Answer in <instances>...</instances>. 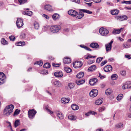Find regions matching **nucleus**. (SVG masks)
I'll use <instances>...</instances> for the list:
<instances>
[{
    "instance_id": "f257e3e1",
    "label": "nucleus",
    "mask_w": 131,
    "mask_h": 131,
    "mask_svg": "<svg viewBox=\"0 0 131 131\" xmlns=\"http://www.w3.org/2000/svg\"><path fill=\"white\" fill-rule=\"evenodd\" d=\"M14 106L11 104L7 106L4 109L3 112V115L5 116H8L13 112Z\"/></svg>"
},
{
    "instance_id": "f03ea898",
    "label": "nucleus",
    "mask_w": 131,
    "mask_h": 131,
    "mask_svg": "<svg viewBox=\"0 0 131 131\" xmlns=\"http://www.w3.org/2000/svg\"><path fill=\"white\" fill-rule=\"evenodd\" d=\"M61 28L59 25H55L51 26L50 28V30L52 33H55L58 32Z\"/></svg>"
},
{
    "instance_id": "7ed1b4c3",
    "label": "nucleus",
    "mask_w": 131,
    "mask_h": 131,
    "mask_svg": "<svg viewBox=\"0 0 131 131\" xmlns=\"http://www.w3.org/2000/svg\"><path fill=\"white\" fill-rule=\"evenodd\" d=\"M36 113V111L34 109L29 110L28 112V115L29 118L31 119H33Z\"/></svg>"
},
{
    "instance_id": "20e7f679",
    "label": "nucleus",
    "mask_w": 131,
    "mask_h": 131,
    "mask_svg": "<svg viewBox=\"0 0 131 131\" xmlns=\"http://www.w3.org/2000/svg\"><path fill=\"white\" fill-rule=\"evenodd\" d=\"M99 31L100 34L102 36H106L109 32L107 29L103 27L100 28Z\"/></svg>"
},
{
    "instance_id": "39448f33",
    "label": "nucleus",
    "mask_w": 131,
    "mask_h": 131,
    "mask_svg": "<svg viewBox=\"0 0 131 131\" xmlns=\"http://www.w3.org/2000/svg\"><path fill=\"white\" fill-rule=\"evenodd\" d=\"M6 76L3 72H0V85L3 84L5 82Z\"/></svg>"
},
{
    "instance_id": "423d86ee",
    "label": "nucleus",
    "mask_w": 131,
    "mask_h": 131,
    "mask_svg": "<svg viewBox=\"0 0 131 131\" xmlns=\"http://www.w3.org/2000/svg\"><path fill=\"white\" fill-rule=\"evenodd\" d=\"M82 62L81 61H76L73 63V67L75 68H78L81 67L82 66Z\"/></svg>"
},
{
    "instance_id": "0eeeda50",
    "label": "nucleus",
    "mask_w": 131,
    "mask_h": 131,
    "mask_svg": "<svg viewBox=\"0 0 131 131\" xmlns=\"http://www.w3.org/2000/svg\"><path fill=\"white\" fill-rule=\"evenodd\" d=\"M98 93V91L95 89H93L90 92V95L91 97H94L96 96Z\"/></svg>"
},
{
    "instance_id": "6e6552de",
    "label": "nucleus",
    "mask_w": 131,
    "mask_h": 131,
    "mask_svg": "<svg viewBox=\"0 0 131 131\" xmlns=\"http://www.w3.org/2000/svg\"><path fill=\"white\" fill-rule=\"evenodd\" d=\"M51 82L53 84H54L56 86L60 87L62 85L61 83L58 80L53 79L51 81Z\"/></svg>"
},
{
    "instance_id": "1a4fd4ad",
    "label": "nucleus",
    "mask_w": 131,
    "mask_h": 131,
    "mask_svg": "<svg viewBox=\"0 0 131 131\" xmlns=\"http://www.w3.org/2000/svg\"><path fill=\"white\" fill-rule=\"evenodd\" d=\"M131 87V82L128 81L124 84L123 86V89H129Z\"/></svg>"
},
{
    "instance_id": "9d476101",
    "label": "nucleus",
    "mask_w": 131,
    "mask_h": 131,
    "mask_svg": "<svg viewBox=\"0 0 131 131\" xmlns=\"http://www.w3.org/2000/svg\"><path fill=\"white\" fill-rule=\"evenodd\" d=\"M16 24L18 27L20 28L22 27L24 24L22 19L20 18H18L16 22Z\"/></svg>"
},
{
    "instance_id": "9b49d317",
    "label": "nucleus",
    "mask_w": 131,
    "mask_h": 131,
    "mask_svg": "<svg viewBox=\"0 0 131 131\" xmlns=\"http://www.w3.org/2000/svg\"><path fill=\"white\" fill-rule=\"evenodd\" d=\"M116 18L117 20L119 21H122L127 19V17L126 15L118 16H116Z\"/></svg>"
},
{
    "instance_id": "f8f14e48",
    "label": "nucleus",
    "mask_w": 131,
    "mask_h": 131,
    "mask_svg": "<svg viewBox=\"0 0 131 131\" xmlns=\"http://www.w3.org/2000/svg\"><path fill=\"white\" fill-rule=\"evenodd\" d=\"M68 13L69 15L75 17L78 14V13L74 10H71L68 11Z\"/></svg>"
},
{
    "instance_id": "ddd939ff",
    "label": "nucleus",
    "mask_w": 131,
    "mask_h": 131,
    "mask_svg": "<svg viewBox=\"0 0 131 131\" xmlns=\"http://www.w3.org/2000/svg\"><path fill=\"white\" fill-rule=\"evenodd\" d=\"M113 42V41H111L109 43L105 45L106 50L107 52H108L111 50L112 47V44Z\"/></svg>"
},
{
    "instance_id": "4468645a",
    "label": "nucleus",
    "mask_w": 131,
    "mask_h": 131,
    "mask_svg": "<svg viewBox=\"0 0 131 131\" xmlns=\"http://www.w3.org/2000/svg\"><path fill=\"white\" fill-rule=\"evenodd\" d=\"M112 67L110 65H108L106 66L104 68V70L105 72H110L112 71Z\"/></svg>"
},
{
    "instance_id": "2eb2a0df",
    "label": "nucleus",
    "mask_w": 131,
    "mask_h": 131,
    "mask_svg": "<svg viewBox=\"0 0 131 131\" xmlns=\"http://www.w3.org/2000/svg\"><path fill=\"white\" fill-rule=\"evenodd\" d=\"M91 47L95 49H97L99 48V46L98 44L96 42H92L90 45Z\"/></svg>"
},
{
    "instance_id": "dca6fc26",
    "label": "nucleus",
    "mask_w": 131,
    "mask_h": 131,
    "mask_svg": "<svg viewBox=\"0 0 131 131\" xmlns=\"http://www.w3.org/2000/svg\"><path fill=\"white\" fill-rule=\"evenodd\" d=\"M54 76L57 77H61L63 76V74L62 72L57 71L55 72L54 74Z\"/></svg>"
},
{
    "instance_id": "f3484780",
    "label": "nucleus",
    "mask_w": 131,
    "mask_h": 131,
    "mask_svg": "<svg viewBox=\"0 0 131 131\" xmlns=\"http://www.w3.org/2000/svg\"><path fill=\"white\" fill-rule=\"evenodd\" d=\"M70 99L69 98H66L65 97L62 98L61 100V102L64 104L68 103Z\"/></svg>"
},
{
    "instance_id": "a211bd4d",
    "label": "nucleus",
    "mask_w": 131,
    "mask_h": 131,
    "mask_svg": "<svg viewBox=\"0 0 131 131\" xmlns=\"http://www.w3.org/2000/svg\"><path fill=\"white\" fill-rule=\"evenodd\" d=\"M98 80L96 78H94L90 79L89 81V83L91 85H94L97 81Z\"/></svg>"
},
{
    "instance_id": "6ab92c4d",
    "label": "nucleus",
    "mask_w": 131,
    "mask_h": 131,
    "mask_svg": "<svg viewBox=\"0 0 131 131\" xmlns=\"http://www.w3.org/2000/svg\"><path fill=\"white\" fill-rule=\"evenodd\" d=\"M63 63L65 64H68L71 62V60L70 58L67 57L64 58Z\"/></svg>"
},
{
    "instance_id": "aec40b11",
    "label": "nucleus",
    "mask_w": 131,
    "mask_h": 131,
    "mask_svg": "<svg viewBox=\"0 0 131 131\" xmlns=\"http://www.w3.org/2000/svg\"><path fill=\"white\" fill-rule=\"evenodd\" d=\"M113 92V90L112 89L110 88H108L105 91V93L107 95H110Z\"/></svg>"
},
{
    "instance_id": "412c9836",
    "label": "nucleus",
    "mask_w": 131,
    "mask_h": 131,
    "mask_svg": "<svg viewBox=\"0 0 131 131\" xmlns=\"http://www.w3.org/2000/svg\"><path fill=\"white\" fill-rule=\"evenodd\" d=\"M45 9L48 11H52V9L51 6L49 5H47L45 6Z\"/></svg>"
},
{
    "instance_id": "4be33fe9",
    "label": "nucleus",
    "mask_w": 131,
    "mask_h": 131,
    "mask_svg": "<svg viewBox=\"0 0 131 131\" xmlns=\"http://www.w3.org/2000/svg\"><path fill=\"white\" fill-rule=\"evenodd\" d=\"M57 116L59 117V119H62L63 118V116L61 113L59 111L56 112Z\"/></svg>"
},
{
    "instance_id": "5701e85b",
    "label": "nucleus",
    "mask_w": 131,
    "mask_h": 131,
    "mask_svg": "<svg viewBox=\"0 0 131 131\" xmlns=\"http://www.w3.org/2000/svg\"><path fill=\"white\" fill-rule=\"evenodd\" d=\"M85 82V80H76V83L77 85H80L84 83Z\"/></svg>"
},
{
    "instance_id": "b1692460",
    "label": "nucleus",
    "mask_w": 131,
    "mask_h": 131,
    "mask_svg": "<svg viewBox=\"0 0 131 131\" xmlns=\"http://www.w3.org/2000/svg\"><path fill=\"white\" fill-rule=\"evenodd\" d=\"M123 28H121L120 29L114 30L113 31V33L114 34H119L121 30H123Z\"/></svg>"
},
{
    "instance_id": "393cba45",
    "label": "nucleus",
    "mask_w": 131,
    "mask_h": 131,
    "mask_svg": "<svg viewBox=\"0 0 131 131\" xmlns=\"http://www.w3.org/2000/svg\"><path fill=\"white\" fill-rule=\"evenodd\" d=\"M84 14L81 13H80L79 14L78 13V14H77V15L76 16V18L79 19H81L84 16Z\"/></svg>"
},
{
    "instance_id": "a878e982",
    "label": "nucleus",
    "mask_w": 131,
    "mask_h": 131,
    "mask_svg": "<svg viewBox=\"0 0 131 131\" xmlns=\"http://www.w3.org/2000/svg\"><path fill=\"white\" fill-rule=\"evenodd\" d=\"M52 17L53 19L55 20L59 18V15L58 14H54L52 16Z\"/></svg>"
},
{
    "instance_id": "bb28decb",
    "label": "nucleus",
    "mask_w": 131,
    "mask_h": 131,
    "mask_svg": "<svg viewBox=\"0 0 131 131\" xmlns=\"http://www.w3.org/2000/svg\"><path fill=\"white\" fill-rule=\"evenodd\" d=\"M23 14L24 15H26L29 16H30L32 15V12L31 11H25L23 12Z\"/></svg>"
},
{
    "instance_id": "cd10ccee",
    "label": "nucleus",
    "mask_w": 131,
    "mask_h": 131,
    "mask_svg": "<svg viewBox=\"0 0 131 131\" xmlns=\"http://www.w3.org/2000/svg\"><path fill=\"white\" fill-rule=\"evenodd\" d=\"M103 102V100L100 99L96 100L95 101V104L97 105H99L102 104Z\"/></svg>"
},
{
    "instance_id": "c85d7f7f",
    "label": "nucleus",
    "mask_w": 131,
    "mask_h": 131,
    "mask_svg": "<svg viewBox=\"0 0 131 131\" xmlns=\"http://www.w3.org/2000/svg\"><path fill=\"white\" fill-rule=\"evenodd\" d=\"M84 75V73L83 72H80L77 75V77L78 78H80L83 77Z\"/></svg>"
},
{
    "instance_id": "c756f323",
    "label": "nucleus",
    "mask_w": 131,
    "mask_h": 131,
    "mask_svg": "<svg viewBox=\"0 0 131 131\" xmlns=\"http://www.w3.org/2000/svg\"><path fill=\"white\" fill-rule=\"evenodd\" d=\"M34 26L35 28L36 29H38L39 27V24L37 22L35 21L34 22Z\"/></svg>"
},
{
    "instance_id": "7c9ffc66",
    "label": "nucleus",
    "mask_w": 131,
    "mask_h": 131,
    "mask_svg": "<svg viewBox=\"0 0 131 131\" xmlns=\"http://www.w3.org/2000/svg\"><path fill=\"white\" fill-rule=\"evenodd\" d=\"M72 109L73 110H76L79 108L78 106L76 104H73L71 105Z\"/></svg>"
},
{
    "instance_id": "2f4dec72",
    "label": "nucleus",
    "mask_w": 131,
    "mask_h": 131,
    "mask_svg": "<svg viewBox=\"0 0 131 131\" xmlns=\"http://www.w3.org/2000/svg\"><path fill=\"white\" fill-rule=\"evenodd\" d=\"M119 12V11L118 10H114L111 11V14L112 15H117Z\"/></svg>"
},
{
    "instance_id": "473e14b6",
    "label": "nucleus",
    "mask_w": 131,
    "mask_h": 131,
    "mask_svg": "<svg viewBox=\"0 0 131 131\" xmlns=\"http://www.w3.org/2000/svg\"><path fill=\"white\" fill-rule=\"evenodd\" d=\"M96 66L95 65H93L90 67L88 70L89 71H93L94 70L96 69Z\"/></svg>"
},
{
    "instance_id": "72a5a7b5",
    "label": "nucleus",
    "mask_w": 131,
    "mask_h": 131,
    "mask_svg": "<svg viewBox=\"0 0 131 131\" xmlns=\"http://www.w3.org/2000/svg\"><path fill=\"white\" fill-rule=\"evenodd\" d=\"M123 47L125 48H127L130 47L129 44L127 43H124L123 44Z\"/></svg>"
},
{
    "instance_id": "f704fd0d",
    "label": "nucleus",
    "mask_w": 131,
    "mask_h": 131,
    "mask_svg": "<svg viewBox=\"0 0 131 131\" xmlns=\"http://www.w3.org/2000/svg\"><path fill=\"white\" fill-rule=\"evenodd\" d=\"M64 70L68 73H69L72 71V70L69 67H66L64 68Z\"/></svg>"
},
{
    "instance_id": "c9c22d12",
    "label": "nucleus",
    "mask_w": 131,
    "mask_h": 131,
    "mask_svg": "<svg viewBox=\"0 0 131 131\" xmlns=\"http://www.w3.org/2000/svg\"><path fill=\"white\" fill-rule=\"evenodd\" d=\"M80 11H82L84 13H85L90 14H91L92 13L91 11L86 9H82L80 10Z\"/></svg>"
},
{
    "instance_id": "e433bc0d",
    "label": "nucleus",
    "mask_w": 131,
    "mask_h": 131,
    "mask_svg": "<svg viewBox=\"0 0 131 131\" xmlns=\"http://www.w3.org/2000/svg\"><path fill=\"white\" fill-rule=\"evenodd\" d=\"M20 121L19 119H17L16 120L14 123V126L15 127H16L20 124Z\"/></svg>"
},
{
    "instance_id": "4c0bfd02",
    "label": "nucleus",
    "mask_w": 131,
    "mask_h": 131,
    "mask_svg": "<svg viewBox=\"0 0 131 131\" xmlns=\"http://www.w3.org/2000/svg\"><path fill=\"white\" fill-rule=\"evenodd\" d=\"M50 67V65L49 63H46L43 65V67L46 68H49Z\"/></svg>"
},
{
    "instance_id": "58836bf2",
    "label": "nucleus",
    "mask_w": 131,
    "mask_h": 131,
    "mask_svg": "<svg viewBox=\"0 0 131 131\" xmlns=\"http://www.w3.org/2000/svg\"><path fill=\"white\" fill-rule=\"evenodd\" d=\"M68 117L69 119L72 120H75L76 118L75 117L74 115L68 116Z\"/></svg>"
},
{
    "instance_id": "ea45409f",
    "label": "nucleus",
    "mask_w": 131,
    "mask_h": 131,
    "mask_svg": "<svg viewBox=\"0 0 131 131\" xmlns=\"http://www.w3.org/2000/svg\"><path fill=\"white\" fill-rule=\"evenodd\" d=\"M95 57L96 56H93L91 55L90 54H88L87 55V56L86 57V56H85L84 57V58L85 59H87L92 57L95 58Z\"/></svg>"
},
{
    "instance_id": "a19ab883",
    "label": "nucleus",
    "mask_w": 131,
    "mask_h": 131,
    "mask_svg": "<svg viewBox=\"0 0 131 131\" xmlns=\"http://www.w3.org/2000/svg\"><path fill=\"white\" fill-rule=\"evenodd\" d=\"M75 86V84L74 83H70L69 84L68 86L70 89L73 88Z\"/></svg>"
},
{
    "instance_id": "79ce46f5",
    "label": "nucleus",
    "mask_w": 131,
    "mask_h": 131,
    "mask_svg": "<svg viewBox=\"0 0 131 131\" xmlns=\"http://www.w3.org/2000/svg\"><path fill=\"white\" fill-rule=\"evenodd\" d=\"M117 76V74H114L112 75L111 77V78L113 80H116Z\"/></svg>"
},
{
    "instance_id": "37998d69",
    "label": "nucleus",
    "mask_w": 131,
    "mask_h": 131,
    "mask_svg": "<svg viewBox=\"0 0 131 131\" xmlns=\"http://www.w3.org/2000/svg\"><path fill=\"white\" fill-rule=\"evenodd\" d=\"M34 64H37L38 65H39L40 66H42L43 64V63L42 61H37L36 62H35Z\"/></svg>"
},
{
    "instance_id": "c03bdc74",
    "label": "nucleus",
    "mask_w": 131,
    "mask_h": 131,
    "mask_svg": "<svg viewBox=\"0 0 131 131\" xmlns=\"http://www.w3.org/2000/svg\"><path fill=\"white\" fill-rule=\"evenodd\" d=\"M1 43L2 44L5 45L7 44V42L4 38H2L1 39Z\"/></svg>"
},
{
    "instance_id": "a18cd8bd",
    "label": "nucleus",
    "mask_w": 131,
    "mask_h": 131,
    "mask_svg": "<svg viewBox=\"0 0 131 131\" xmlns=\"http://www.w3.org/2000/svg\"><path fill=\"white\" fill-rule=\"evenodd\" d=\"M123 127V124L122 123H120L116 125V127L118 128H119Z\"/></svg>"
},
{
    "instance_id": "49530a36",
    "label": "nucleus",
    "mask_w": 131,
    "mask_h": 131,
    "mask_svg": "<svg viewBox=\"0 0 131 131\" xmlns=\"http://www.w3.org/2000/svg\"><path fill=\"white\" fill-rule=\"evenodd\" d=\"M122 3L123 4L125 3L126 4H131V1H122Z\"/></svg>"
},
{
    "instance_id": "de8ad7c7",
    "label": "nucleus",
    "mask_w": 131,
    "mask_h": 131,
    "mask_svg": "<svg viewBox=\"0 0 131 131\" xmlns=\"http://www.w3.org/2000/svg\"><path fill=\"white\" fill-rule=\"evenodd\" d=\"M103 59V57H99L97 59L96 62L97 63H99Z\"/></svg>"
},
{
    "instance_id": "09e8293b",
    "label": "nucleus",
    "mask_w": 131,
    "mask_h": 131,
    "mask_svg": "<svg viewBox=\"0 0 131 131\" xmlns=\"http://www.w3.org/2000/svg\"><path fill=\"white\" fill-rule=\"evenodd\" d=\"M18 1L20 4L21 5L25 3L27 1V0H18Z\"/></svg>"
},
{
    "instance_id": "8fccbe9b",
    "label": "nucleus",
    "mask_w": 131,
    "mask_h": 131,
    "mask_svg": "<svg viewBox=\"0 0 131 131\" xmlns=\"http://www.w3.org/2000/svg\"><path fill=\"white\" fill-rule=\"evenodd\" d=\"M105 108L104 107H101L99 109V111L100 112H102L105 110Z\"/></svg>"
},
{
    "instance_id": "3c124183",
    "label": "nucleus",
    "mask_w": 131,
    "mask_h": 131,
    "mask_svg": "<svg viewBox=\"0 0 131 131\" xmlns=\"http://www.w3.org/2000/svg\"><path fill=\"white\" fill-rule=\"evenodd\" d=\"M25 44V42L24 41L20 42H18V45H17L18 46H22L24 45Z\"/></svg>"
},
{
    "instance_id": "603ef678",
    "label": "nucleus",
    "mask_w": 131,
    "mask_h": 131,
    "mask_svg": "<svg viewBox=\"0 0 131 131\" xmlns=\"http://www.w3.org/2000/svg\"><path fill=\"white\" fill-rule=\"evenodd\" d=\"M9 38L10 40L13 41L15 39V37L12 36H10L9 37Z\"/></svg>"
},
{
    "instance_id": "864d4df0",
    "label": "nucleus",
    "mask_w": 131,
    "mask_h": 131,
    "mask_svg": "<svg viewBox=\"0 0 131 131\" xmlns=\"http://www.w3.org/2000/svg\"><path fill=\"white\" fill-rule=\"evenodd\" d=\"M60 64H55L54 63H53L52 64V66L54 67H59Z\"/></svg>"
},
{
    "instance_id": "5fc2aeb1",
    "label": "nucleus",
    "mask_w": 131,
    "mask_h": 131,
    "mask_svg": "<svg viewBox=\"0 0 131 131\" xmlns=\"http://www.w3.org/2000/svg\"><path fill=\"white\" fill-rule=\"evenodd\" d=\"M20 112L19 111H18L17 110H16L14 112V115L15 116L19 114Z\"/></svg>"
},
{
    "instance_id": "6e6d98bb",
    "label": "nucleus",
    "mask_w": 131,
    "mask_h": 131,
    "mask_svg": "<svg viewBox=\"0 0 131 131\" xmlns=\"http://www.w3.org/2000/svg\"><path fill=\"white\" fill-rule=\"evenodd\" d=\"M107 62V61L106 60H105L102 62L101 63V66H103Z\"/></svg>"
},
{
    "instance_id": "4d7b16f0",
    "label": "nucleus",
    "mask_w": 131,
    "mask_h": 131,
    "mask_svg": "<svg viewBox=\"0 0 131 131\" xmlns=\"http://www.w3.org/2000/svg\"><path fill=\"white\" fill-rule=\"evenodd\" d=\"M47 111L49 112L50 114H52L53 113V112L52 111H51L48 108L46 107V108Z\"/></svg>"
},
{
    "instance_id": "13d9d810",
    "label": "nucleus",
    "mask_w": 131,
    "mask_h": 131,
    "mask_svg": "<svg viewBox=\"0 0 131 131\" xmlns=\"http://www.w3.org/2000/svg\"><path fill=\"white\" fill-rule=\"evenodd\" d=\"M43 73L45 74H47L48 73V71L46 70H43L42 71Z\"/></svg>"
},
{
    "instance_id": "bf43d9fd",
    "label": "nucleus",
    "mask_w": 131,
    "mask_h": 131,
    "mask_svg": "<svg viewBox=\"0 0 131 131\" xmlns=\"http://www.w3.org/2000/svg\"><path fill=\"white\" fill-rule=\"evenodd\" d=\"M42 16L43 17H45L47 19H49V16L43 14L42 15Z\"/></svg>"
},
{
    "instance_id": "052dcab7",
    "label": "nucleus",
    "mask_w": 131,
    "mask_h": 131,
    "mask_svg": "<svg viewBox=\"0 0 131 131\" xmlns=\"http://www.w3.org/2000/svg\"><path fill=\"white\" fill-rule=\"evenodd\" d=\"M71 1L72 2H75L78 4L80 2V0H71Z\"/></svg>"
},
{
    "instance_id": "680f3d73",
    "label": "nucleus",
    "mask_w": 131,
    "mask_h": 131,
    "mask_svg": "<svg viewBox=\"0 0 131 131\" xmlns=\"http://www.w3.org/2000/svg\"><path fill=\"white\" fill-rule=\"evenodd\" d=\"M125 57L126 58L129 59H130L131 58V55H130L126 54L125 55Z\"/></svg>"
},
{
    "instance_id": "e2e57ef3",
    "label": "nucleus",
    "mask_w": 131,
    "mask_h": 131,
    "mask_svg": "<svg viewBox=\"0 0 131 131\" xmlns=\"http://www.w3.org/2000/svg\"><path fill=\"white\" fill-rule=\"evenodd\" d=\"M121 73L122 75H124L126 74V72L125 71L123 70L121 72Z\"/></svg>"
},
{
    "instance_id": "0e129e2a",
    "label": "nucleus",
    "mask_w": 131,
    "mask_h": 131,
    "mask_svg": "<svg viewBox=\"0 0 131 131\" xmlns=\"http://www.w3.org/2000/svg\"><path fill=\"white\" fill-rule=\"evenodd\" d=\"M93 2L96 3H99L102 0H93Z\"/></svg>"
},
{
    "instance_id": "69168bd1",
    "label": "nucleus",
    "mask_w": 131,
    "mask_h": 131,
    "mask_svg": "<svg viewBox=\"0 0 131 131\" xmlns=\"http://www.w3.org/2000/svg\"><path fill=\"white\" fill-rule=\"evenodd\" d=\"M108 60L110 62H112L114 60V59L113 58H109Z\"/></svg>"
},
{
    "instance_id": "338daca9",
    "label": "nucleus",
    "mask_w": 131,
    "mask_h": 131,
    "mask_svg": "<svg viewBox=\"0 0 131 131\" xmlns=\"http://www.w3.org/2000/svg\"><path fill=\"white\" fill-rule=\"evenodd\" d=\"M93 3L92 2H91V3H85L87 4L88 6L90 7V6H91L92 5V3Z\"/></svg>"
},
{
    "instance_id": "774afa93",
    "label": "nucleus",
    "mask_w": 131,
    "mask_h": 131,
    "mask_svg": "<svg viewBox=\"0 0 131 131\" xmlns=\"http://www.w3.org/2000/svg\"><path fill=\"white\" fill-rule=\"evenodd\" d=\"M106 3L108 5H112V4L110 2H106Z\"/></svg>"
}]
</instances>
